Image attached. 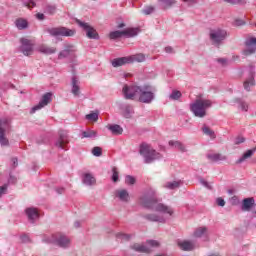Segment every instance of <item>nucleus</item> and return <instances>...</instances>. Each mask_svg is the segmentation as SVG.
Instances as JSON below:
<instances>
[{"label":"nucleus","instance_id":"f257e3e1","mask_svg":"<svg viewBox=\"0 0 256 256\" xmlns=\"http://www.w3.org/2000/svg\"><path fill=\"white\" fill-rule=\"evenodd\" d=\"M140 203L146 209L156 211V213L145 214L143 216L146 221H151L152 223H167V219L173 217V213H175L171 206L157 202V191L153 188H149L147 193L140 198Z\"/></svg>","mask_w":256,"mask_h":256},{"label":"nucleus","instance_id":"f03ea898","mask_svg":"<svg viewBox=\"0 0 256 256\" xmlns=\"http://www.w3.org/2000/svg\"><path fill=\"white\" fill-rule=\"evenodd\" d=\"M213 102L209 99L198 98L194 103L190 104V111L195 117L203 119L207 115V109H211Z\"/></svg>","mask_w":256,"mask_h":256},{"label":"nucleus","instance_id":"7ed1b4c3","mask_svg":"<svg viewBox=\"0 0 256 256\" xmlns=\"http://www.w3.org/2000/svg\"><path fill=\"white\" fill-rule=\"evenodd\" d=\"M139 153L143 156L144 163L146 164L153 163V161H157V159H161L162 157L155 149L151 148L149 144H141Z\"/></svg>","mask_w":256,"mask_h":256},{"label":"nucleus","instance_id":"20e7f679","mask_svg":"<svg viewBox=\"0 0 256 256\" xmlns=\"http://www.w3.org/2000/svg\"><path fill=\"white\" fill-rule=\"evenodd\" d=\"M154 99L155 88H153L151 85L140 86V89L138 91V101H140V103L149 104L153 102Z\"/></svg>","mask_w":256,"mask_h":256},{"label":"nucleus","instance_id":"39448f33","mask_svg":"<svg viewBox=\"0 0 256 256\" xmlns=\"http://www.w3.org/2000/svg\"><path fill=\"white\" fill-rule=\"evenodd\" d=\"M210 41L213 45H221L227 39V30L221 28L211 29L209 32Z\"/></svg>","mask_w":256,"mask_h":256},{"label":"nucleus","instance_id":"423d86ee","mask_svg":"<svg viewBox=\"0 0 256 256\" xmlns=\"http://www.w3.org/2000/svg\"><path fill=\"white\" fill-rule=\"evenodd\" d=\"M45 241L46 243H52L53 245L62 247V249H67V247L71 245V240H69L67 236L61 234H53L50 238H47Z\"/></svg>","mask_w":256,"mask_h":256},{"label":"nucleus","instance_id":"0eeeda50","mask_svg":"<svg viewBox=\"0 0 256 256\" xmlns=\"http://www.w3.org/2000/svg\"><path fill=\"white\" fill-rule=\"evenodd\" d=\"M47 33L52 37H73L76 31L67 27H54L48 28Z\"/></svg>","mask_w":256,"mask_h":256},{"label":"nucleus","instance_id":"6e6552de","mask_svg":"<svg viewBox=\"0 0 256 256\" xmlns=\"http://www.w3.org/2000/svg\"><path fill=\"white\" fill-rule=\"evenodd\" d=\"M75 23H77V25L86 32V37H88V39L99 40V33H97V30L89 25V23L83 22L77 18H75Z\"/></svg>","mask_w":256,"mask_h":256},{"label":"nucleus","instance_id":"1a4fd4ad","mask_svg":"<svg viewBox=\"0 0 256 256\" xmlns=\"http://www.w3.org/2000/svg\"><path fill=\"white\" fill-rule=\"evenodd\" d=\"M139 28H128L122 31H113L110 32L109 37L110 39H120V37H137L139 35Z\"/></svg>","mask_w":256,"mask_h":256},{"label":"nucleus","instance_id":"9d476101","mask_svg":"<svg viewBox=\"0 0 256 256\" xmlns=\"http://www.w3.org/2000/svg\"><path fill=\"white\" fill-rule=\"evenodd\" d=\"M35 47V43L27 38H20V46L19 51L23 53L26 57L33 55V49Z\"/></svg>","mask_w":256,"mask_h":256},{"label":"nucleus","instance_id":"9b49d317","mask_svg":"<svg viewBox=\"0 0 256 256\" xmlns=\"http://www.w3.org/2000/svg\"><path fill=\"white\" fill-rule=\"evenodd\" d=\"M9 129V120L0 119V145L1 147H9V139L5 137V133Z\"/></svg>","mask_w":256,"mask_h":256},{"label":"nucleus","instance_id":"f8f14e48","mask_svg":"<svg viewBox=\"0 0 256 256\" xmlns=\"http://www.w3.org/2000/svg\"><path fill=\"white\" fill-rule=\"evenodd\" d=\"M141 86H129L124 85L122 93L125 99L134 100L135 97H139V89Z\"/></svg>","mask_w":256,"mask_h":256},{"label":"nucleus","instance_id":"ddd939ff","mask_svg":"<svg viewBox=\"0 0 256 256\" xmlns=\"http://www.w3.org/2000/svg\"><path fill=\"white\" fill-rule=\"evenodd\" d=\"M51 93H46L42 96L40 102L32 107V109L30 110V113L33 115V113H35L36 111H39L41 109H43V107H47V105H49V103H51Z\"/></svg>","mask_w":256,"mask_h":256},{"label":"nucleus","instance_id":"4468645a","mask_svg":"<svg viewBox=\"0 0 256 256\" xmlns=\"http://www.w3.org/2000/svg\"><path fill=\"white\" fill-rule=\"evenodd\" d=\"M245 45H246V49L243 50V55H245V57H249V55H253V53L256 52V38L255 37L248 38L245 41Z\"/></svg>","mask_w":256,"mask_h":256},{"label":"nucleus","instance_id":"2eb2a0df","mask_svg":"<svg viewBox=\"0 0 256 256\" xmlns=\"http://www.w3.org/2000/svg\"><path fill=\"white\" fill-rule=\"evenodd\" d=\"M245 91H251V87H255V67H250V75L243 84Z\"/></svg>","mask_w":256,"mask_h":256},{"label":"nucleus","instance_id":"dca6fc26","mask_svg":"<svg viewBox=\"0 0 256 256\" xmlns=\"http://www.w3.org/2000/svg\"><path fill=\"white\" fill-rule=\"evenodd\" d=\"M25 213L28 217V221H30V223H35V221H37V219H39V211L37 210V208L31 207V208H27L25 210Z\"/></svg>","mask_w":256,"mask_h":256},{"label":"nucleus","instance_id":"f3484780","mask_svg":"<svg viewBox=\"0 0 256 256\" xmlns=\"http://www.w3.org/2000/svg\"><path fill=\"white\" fill-rule=\"evenodd\" d=\"M58 149H65V145H67V132L60 130L59 131V139L55 143Z\"/></svg>","mask_w":256,"mask_h":256},{"label":"nucleus","instance_id":"a211bd4d","mask_svg":"<svg viewBox=\"0 0 256 256\" xmlns=\"http://www.w3.org/2000/svg\"><path fill=\"white\" fill-rule=\"evenodd\" d=\"M120 109H121L122 115H123V117H125V119H131L133 113H135L131 104H122L120 106Z\"/></svg>","mask_w":256,"mask_h":256},{"label":"nucleus","instance_id":"6ab92c4d","mask_svg":"<svg viewBox=\"0 0 256 256\" xmlns=\"http://www.w3.org/2000/svg\"><path fill=\"white\" fill-rule=\"evenodd\" d=\"M254 206H255V198H253V197L245 198L242 201L241 210L242 211H251V209H253Z\"/></svg>","mask_w":256,"mask_h":256},{"label":"nucleus","instance_id":"aec40b11","mask_svg":"<svg viewBox=\"0 0 256 256\" xmlns=\"http://www.w3.org/2000/svg\"><path fill=\"white\" fill-rule=\"evenodd\" d=\"M72 94L74 97H79L81 95V87H79V80H77V77L72 78Z\"/></svg>","mask_w":256,"mask_h":256},{"label":"nucleus","instance_id":"412c9836","mask_svg":"<svg viewBox=\"0 0 256 256\" xmlns=\"http://www.w3.org/2000/svg\"><path fill=\"white\" fill-rule=\"evenodd\" d=\"M178 246L180 247V249H182V251H193V249H195V244L187 240L178 242Z\"/></svg>","mask_w":256,"mask_h":256},{"label":"nucleus","instance_id":"4be33fe9","mask_svg":"<svg viewBox=\"0 0 256 256\" xmlns=\"http://www.w3.org/2000/svg\"><path fill=\"white\" fill-rule=\"evenodd\" d=\"M255 151H256V148L247 150V151L242 155V157H240V158L236 161L237 165H240V163H244V161H247V159H251V157H253V155L255 154Z\"/></svg>","mask_w":256,"mask_h":256},{"label":"nucleus","instance_id":"5701e85b","mask_svg":"<svg viewBox=\"0 0 256 256\" xmlns=\"http://www.w3.org/2000/svg\"><path fill=\"white\" fill-rule=\"evenodd\" d=\"M127 63H131L129 57H121L114 59L112 61V66L123 67V65H127Z\"/></svg>","mask_w":256,"mask_h":256},{"label":"nucleus","instance_id":"b1692460","mask_svg":"<svg viewBox=\"0 0 256 256\" xmlns=\"http://www.w3.org/2000/svg\"><path fill=\"white\" fill-rule=\"evenodd\" d=\"M82 181H83L84 185L91 187V185H95L97 180L95 179V177H93L92 174L86 173L83 175Z\"/></svg>","mask_w":256,"mask_h":256},{"label":"nucleus","instance_id":"393cba45","mask_svg":"<svg viewBox=\"0 0 256 256\" xmlns=\"http://www.w3.org/2000/svg\"><path fill=\"white\" fill-rule=\"evenodd\" d=\"M38 51L40 53H43L44 55H53V53H56L57 52V48L55 47H49L47 45H41L39 48H38Z\"/></svg>","mask_w":256,"mask_h":256},{"label":"nucleus","instance_id":"a878e982","mask_svg":"<svg viewBox=\"0 0 256 256\" xmlns=\"http://www.w3.org/2000/svg\"><path fill=\"white\" fill-rule=\"evenodd\" d=\"M15 25L19 31H23L29 27V22L25 20L24 18H18L15 21Z\"/></svg>","mask_w":256,"mask_h":256},{"label":"nucleus","instance_id":"bb28decb","mask_svg":"<svg viewBox=\"0 0 256 256\" xmlns=\"http://www.w3.org/2000/svg\"><path fill=\"white\" fill-rule=\"evenodd\" d=\"M181 185H183V181H181V180L166 182L164 184V188L165 189H170V190L179 189L181 187Z\"/></svg>","mask_w":256,"mask_h":256},{"label":"nucleus","instance_id":"cd10ccee","mask_svg":"<svg viewBox=\"0 0 256 256\" xmlns=\"http://www.w3.org/2000/svg\"><path fill=\"white\" fill-rule=\"evenodd\" d=\"M116 197H118L120 201L127 203V201H129V192L125 189L116 190Z\"/></svg>","mask_w":256,"mask_h":256},{"label":"nucleus","instance_id":"c85d7f7f","mask_svg":"<svg viewBox=\"0 0 256 256\" xmlns=\"http://www.w3.org/2000/svg\"><path fill=\"white\" fill-rule=\"evenodd\" d=\"M207 157L210 161H214V163L219 161H227V156L223 154H208Z\"/></svg>","mask_w":256,"mask_h":256},{"label":"nucleus","instance_id":"c756f323","mask_svg":"<svg viewBox=\"0 0 256 256\" xmlns=\"http://www.w3.org/2000/svg\"><path fill=\"white\" fill-rule=\"evenodd\" d=\"M169 145L170 147H174L175 149H178V151H181V153H186L187 152V148H185V145H183V143L179 142V141H169Z\"/></svg>","mask_w":256,"mask_h":256},{"label":"nucleus","instance_id":"7c9ffc66","mask_svg":"<svg viewBox=\"0 0 256 256\" xmlns=\"http://www.w3.org/2000/svg\"><path fill=\"white\" fill-rule=\"evenodd\" d=\"M108 130L111 131L112 135H123V128L120 125H109Z\"/></svg>","mask_w":256,"mask_h":256},{"label":"nucleus","instance_id":"2f4dec72","mask_svg":"<svg viewBox=\"0 0 256 256\" xmlns=\"http://www.w3.org/2000/svg\"><path fill=\"white\" fill-rule=\"evenodd\" d=\"M132 249H134V251H137L138 253H151V248L141 244H134L132 246Z\"/></svg>","mask_w":256,"mask_h":256},{"label":"nucleus","instance_id":"473e14b6","mask_svg":"<svg viewBox=\"0 0 256 256\" xmlns=\"http://www.w3.org/2000/svg\"><path fill=\"white\" fill-rule=\"evenodd\" d=\"M128 59H130V63H143L145 61V54H136V55H132L130 57H128Z\"/></svg>","mask_w":256,"mask_h":256},{"label":"nucleus","instance_id":"72a5a7b5","mask_svg":"<svg viewBox=\"0 0 256 256\" xmlns=\"http://www.w3.org/2000/svg\"><path fill=\"white\" fill-rule=\"evenodd\" d=\"M158 3H160L162 9H170V7L177 3V0H158Z\"/></svg>","mask_w":256,"mask_h":256},{"label":"nucleus","instance_id":"f704fd0d","mask_svg":"<svg viewBox=\"0 0 256 256\" xmlns=\"http://www.w3.org/2000/svg\"><path fill=\"white\" fill-rule=\"evenodd\" d=\"M194 237H207V227H199L194 231Z\"/></svg>","mask_w":256,"mask_h":256},{"label":"nucleus","instance_id":"c9c22d12","mask_svg":"<svg viewBox=\"0 0 256 256\" xmlns=\"http://www.w3.org/2000/svg\"><path fill=\"white\" fill-rule=\"evenodd\" d=\"M97 137V132L94 130H87L82 132L81 139H95Z\"/></svg>","mask_w":256,"mask_h":256},{"label":"nucleus","instance_id":"e433bc0d","mask_svg":"<svg viewBox=\"0 0 256 256\" xmlns=\"http://www.w3.org/2000/svg\"><path fill=\"white\" fill-rule=\"evenodd\" d=\"M202 133H204V135H207L208 137H210V139H215L217 136L215 135V131H213L211 128H209L207 125H204L202 127Z\"/></svg>","mask_w":256,"mask_h":256},{"label":"nucleus","instance_id":"4c0bfd02","mask_svg":"<svg viewBox=\"0 0 256 256\" xmlns=\"http://www.w3.org/2000/svg\"><path fill=\"white\" fill-rule=\"evenodd\" d=\"M224 3H229L230 5H240L241 7L247 5V0H223Z\"/></svg>","mask_w":256,"mask_h":256},{"label":"nucleus","instance_id":"58836bf2","mask_svg":"<svg viewBox=\"0 0 256 256\" xmlns=\"http://www.w3.org/2000/svg\"><path fill=\"white\" fill-rule=\"evenodd\" d=\"M236 103L239 104V107H240V109H241L242 111H248V109H249V104H247V102H245V101H243V100L237 98V99H236Z\"/></svg>","mask_w":256,"mask_h":256},{"label":"nucleus","instance_id":"ea45409f","mask_svg":"<svg viewBox=\"0 0 256 256\" xmlns=\"http://www.w3.org/2000/svg\"><path fill=\"white\" fill-rule=\"evenodd\" d=\"M116 239L117 241H129V239H131V236L123 233H117Z\"/></svg>","mask_w":256,"mask_h":256},{"label":"nucleus","instance_id":"a19ab883","mask_svg":"<svg viewBox=\"0 0 256 256\" xmlns=\"http://www.w3.org/2000/svg\"><path fill=\"white\" fill-rule=\"evenodd\" d=\"M92 155H94V157H101V155H103V149L99 146L94 147L92 149Z\"/></svg>","mask_w":256,"mask_h":256},{"label":"nucleus","instance_id":"79ce46f5","mask_svg":"<svg viewBox=\"0 0 256 256\" xmlns=\"http://www.w3.org/2000/svg\"><path fill=\"white\" fill-rule=\"evenodd\" d=\"M169 97L172 99V101H177L178 99H181V92L174 90Z\"/></svg>","mask_w":256,"mask_h":256},{"label":"nucleus","instance_id":"37998d69","mask_svg":"<svg viewBox=\"0 0 256 256\" xmlns=\"http://www.w3.org/2000/svg\"><path fill=\"white\" fill-rule=\"evenodd\" d=\"M24 7H27L28 9H33L37 4L35 3V0H25L23 2Z\"/></svg>","mask_w":256,"mask_h":256},{"label":"nucleus","instance_id":"c03bdc74","mask_svg":"<svg viewBox=\"0 0 256 256\" xmlns=\"http://www.w3.org/2000/svg\"><path fill=\"white\" fill-rule=\"evenodd\" d=\"M112 173V181L117 183V181H119V172L117 171V167L112 168Z\"/></svg>","mask_w":256,"mask_h":256},{"label":"nucleus","instance_id":"a18cd8bd","mask_svg":"<svg viewBox=\"0 0 256 256\" xmlns=\"http://www.w3.org/2000/svg\"><path fill=\"white\" fill-rule=\"evenodd\" d=\"M155 11V7L153 6H146L143 10H142V13L144 15H151V13H154Z\"/></svg>","mask_w":256,"mask_h":256},{"label":"nucleus","instance_id":"49530a36","mask_svg":"<svg viewBox=\"0 0 256 256\" xmlns=\"http://www.w3.org/2000/svg\"><path fill=\"white\" fill-rule=\"evenodd\" d=\"M135 177L131 176V175H127L125 178V183L126 185H135Z\"/></svg>","mask_w":256,"mask_h":256},{"label":"nucleus","instance_id":"de8ad7c7","mask_svg":"<svg viewBox=\"0 0 256 256\" xmlns=\"http://www.w3.org/2000/svg\"><path fill=\"white\" fill-rule=\"evenodd\" d=\"M86 119H88V121H97V119H99V114L97 113L87 114Z\"/></svg>","mask_w":256,"mask_h":256},{"label":"nucleus","instance_id":"09e8293b","mask_svg":"<svg viewBox=\"0 0 256 256\" xmlns=\"http://www.w3.org/2000/svg\"><path fill=\"white\" fill-rule=\"evenodd\" d=\"M64 50L67 51L70 55L71 53H75V47L72 44L65 45Z\"/></svg>","mask_w":256,"mask_h":256},{"label":"nucleus","instance_id":"8fccbe9b","mask_svg":"<svg viewBox=\"0 0 256 256\" xmlns=\"http://www.w3.org/2000/svg\"><path fill=\"white\" fill-rule=\"evenodd\" d=\"M46 11L49 13V15H54L55 11H57V7L48 5L46 7Z\"/></svg>","mask_w":256,"mask_h":256},{"label":"nucleus","instance_id":"3c124183","mask_svg":"<svg viewBox=\"0 0 256 256\" xmlns=\"http://www.w3.org/2000/svg\"><path fill=\"white\" fill-rule=\"evenodd\" d=\"M71 55L67 50H62L59 55L58 59H65V57H69Z\"/></svg>","mask_w":256,"mask_h":256},{"label":"nucleus","instance_id":"603ef678","mask_svg":"<svg viewBox=\"0 0 256 256\" xmlns=\"http://www.w3.org/2000/svg\"><path fill=\"white\" fill-rule=\"evenodd\" d=\"M147 245H149L150 247H159V243L157 242V240H148Z\"/></svg>","mask_w":256,"mask_h":256},{"label":"nucleus","instance_id":"864d4df0","mask_svg":"<svg viewBox=\"0 0 256 256\" xmlns=\"http://www.w3.org/2000/svg\"><path fill=\"white\" fill-rule=\"evenodd\" d=\"M216 203L219 207H225V200L223 198H217Z\"/></svg>","mask_w":256,"mask_h":256},{"label":"nucleus","instance_id":"5fc2aeb1","mask_svg":"<svg viewBox=\"0 0 256 256\" xmlns=\"http://www.w3.org/2000/svg\"><path fill=\"white\" fill-rule=\"evenodd\" d=\"M7 193V184L0 187V197L1 195H5Z\"/></svg>","mask_w":256,"mask_h":256},{"label":"nucleus","instance_id":"6e6d98bb","mask_svg":"<svg viewBox=\"0 0 256 256\" xmlns=\"http://www.w3.org/2000/svg\"><path fill=\"white\" fill-rule=\"evenodd\" d=\"M201 185H203L204 187H206V189H212V187L210 186L209 182L205 181V180H200Z\"/></svg>","mask_w":256,"mask_h":256},{"label":"nucleus","instance_id":"4d7b16f0","mask_svg":"<svg viewBox=\"0 0 256 256\" xmlns=\"http://www.w3.org/2000/svg\"><path fill=\"white\" fill-rule=\"evenodd\" d=\"M201 185H203L204 187H206V189H212V187L210 186L209 182L205 181V180H200Z\"/></svg>","mask_w":256,"mask_h":256},{"label":"nucleus","instance_id":"13d9d810","mask_svg":"<svg viewBox=\"0 0 256 256\" xmlns=\"http://www.w3.org/2000/svg\"><path fill=\"white\" fill-rule=\"evenodd\" d=\"M241 143H245V139L243 137L236 138L235 145H241Z\"/></svg>","mask_w":256,"mask_h":256},{"label":"nucleus","instance_id":"bf43d9fd","mask_svg":"<svg viewBox=\"0 0 256 256\" xmlns=\"http://www.w3.org/2000/svg\"><path fill=\"white\" fill-rule=\"evenodd\" d=\"M235 25L237 27H241V25H245V21H243L241 19H237V20H235Z\"/></svg>","mask_w":256,"mask_h":256},{"label":"nucleus","instance_id":"052dcab7","mask_svg":"<svg viewBox=\"0 0 256 256\" xmlns=\"http://www.w3.org/2000/svg\"><path fill=\"white\" fill-rule=\"evenodd\" d=\"M36 18L39 20V21H43L45 19V14L43 13H37L36 14Z\"/></svg>","mask_w":256,"mask_h":256},{"label":"nucleus","instance_id":"680f3d73","mask_svg":"<svg viewBox=\"0 0 256 256\" xmlns=\"http://www.w3.org/2000/svg\"><path fill=\"white\" fill-rule=\"evenodd\" d=\"M184 3H187V5H195L197 3V0H182Z\"/></svg>","mask_w":256,"mask_h":256},{"label":"nucleus","instance_id":"e2e57ef3","mask_svg":"<svg viewBox=\"0 0 256 256\" xmlns=\"http://www.w3.org/2000/svg\"><path fill=\"white\" fill-rule=\"evenodd\" d=\"M56 192L58 195H63V193H65V188H56Z\"/></svg>","mask_w":256,"mask_h":256},{"label":"nucleus","instance_id":"0e129e2a","mask_svg":"<svg viewBox=\"0 0 256 256\" xmlns=\"http://www.w3.org/2000/svg\"><path fill=\"white\" fill-rule=\"evenodd\" d=\"M21 240L23 241V243H27V241H29V236L23 235L21 236Z\"/></svg>","mask_w":256,"mask_h":256},{"label":"nucleus","instance_id":"69168bd1","mask_svg":"<svg viewBox=\"0 0 256 256\" xmlns=\"http://www.w3.org/2000/svg\"><path fill=\"white\" fill-rule=\"evenodd\" d=\"M218 63H222V65H225V63H227V59L219 58Z\"/></svg>","mask_w":256,"mask_h":256},{"label":"nucleus","instance_id":"338daca9","mask_svg":"<svg viewBox=\"0 0 256 256\" xmlns=\"http://www.w3.org/2000/svg\"><path fill=\"white\" fill-rule=\"evenodd\" d=\"M166 53H173V48L168 46L165 48Z\"/></svg>","mask_w":256,"mask_h":256},{"label":"nucleus","instance_id":"774afa93","mask_svg":"<svg viewBox=\"0 0 256 256\" xmlns=\"http://www.w3.org/2000/svg\"><path fill=\"white\" fill-rule=\"evenodd\" d=\"M12 163H13L14 167H17V165H18L17 158H12Z\"/></svg>","mask_w":256,"mask_h":256}]
</instances>
